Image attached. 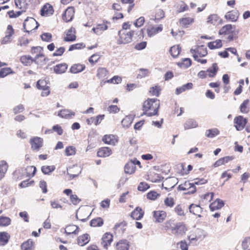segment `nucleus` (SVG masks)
Segmentation results:
<instances>
[{
  "label": "nucleus",
  "instance_id": "obj_1",
  "mask_svg": "<svg viewBox=\"0 0 250 250\" xmlns=\"http://www.w3.org/2000/svg\"><path fill=\"white\" fill-rule=\"evenodd\" d=\"M160 106V101L156 98L148 99L144 103L143 115L151 117L157 114Z\"/></svg>",
  "mask_w": 250,
  "mask_h": 250
},
{
  "label": "nucleus",
  "instance_id": "obj_39",
  "mask_svg": "<svg viewBox=\"0 0 250 250\" xmlns=\"http://www.w3.org/2000/svg\"><path fill=\"white\" fill-rule=\"evenodd\" d=\"M181 50V48L179 45H174L170 48L169 52L173 57L176 58L179 55Z\"/></svg>",
  "mask_w": 250,
  "mask_h": 250
},
{
  "label": "nucleus",
  "instance_id": "obj_45",
  "mask_svg": "<svg viewBox=\"0 0 250 250\" xmlns=\"http://www.w3.org/2000/svg\"><path fill=\"white\" fill-rule=\"evenodd\" d=\"M249 104V100L247 99L243 102V103L241 104L240 107V111L243 113H247L249 111V108L248 107V105Z\"/></svg>",
  "mask_w": 250,
  "mask_h": 250
},
{
  "label": "nucleus",
  "instance_id": "obj_46",
  "mask_svg": "<svg viewBox=\"0 0 250 250\" xmlns=\"http://www.w3.org/2000/svg\"><path fill=\"white\" fill-rule=\"evenodd\" d=\"M219 20V17L216 14H211L208 18L207 22L208 23L215 25Z\"/></svg>",
  "mask_w": 250,
  "mask_h": 250
},
{
  "label": "nucleus",
  "instance_id": "obj_49",
  "mask_svg": "<svg viewBox=\"0 0 250 250\" xmlns=\"http://www.w3.org/2000/svg\"><path fill=\"white\" fill-rule=\"evenodd\" d=\"M150 72L147 69L141 68L139 69V73L137 75V78L142 79L147 76Z\"/></svg>",
  "mask_w": 250,
  "mask_h": 250
},
{
  "label": "nucleus",
  "instance_id": "obj_53",
  "mask_svg": "<svg viewBox=\"0 0 250 250\" xmlns=\"http://www.w3.org/2000/svg\"><path fill=\"white\" fill-rule=\"evenodd\" d=\"M164 204L167 207L172 208L174 206L175 203L172 197H167L164 200Z\"/></svg>",
  "mask_w": 250,
  "mask_h": 250
},
{
  "label": "nucleus",
  "instance_id": "obj_32",
  "mask_svg": "<svg viewBox=\"0 0 250 250\" xmlns=\"http://www.w3.org/2000/svg\"><path fill=\"white\" fill-rule=\"evenodd\" d=\"M34 242L32 239H28L21 246L22 250H32Z\"/></svg>",
  "mask_w": 250,
  "mask_h": 250
},
{
  "label": "nucleus",
  "instance_id": "obj_41",
  "mask_svg": "<svg viewBox=\"0 0 250 250\" xmlns=\"http://www.w3.org/2000/svg\"><path fill=\"white\" fill-rule=\"evenodd\" d=\"M108 24H110V22L106 21H104L103 23L102 24H99L97 25V28H98L99 35L102 34V33L108 29Z\"/></svg>",
  "mask_w": 250,
  "mask_h": 250
},
{
  "label": "nucleus",
  "instance_id": "obj_36",
  "mask_svg": "<svg viewBox=\"0 0 250 250\" xmlns=\"http://www.w3.org/2000/svg\"><path fill=\"white\" fill-rule=\"evenodd\" d=\"M10 235L6 232H0V246L5 245L8 241Z\"/></svg>",
  "mask_w": 250,
  "mask_h": 250
},
{
  "label": "nucleus",
  "instance_id": "obj_58",
  "mask_svg": "<svg viewBox=\"0 0 250 250\" xmlns=\"http://www.w3.org/2000/svg\"><path fill=\"white\" fill-rule=\"evenodd\" d=\"M52 35L49 33H44L41 35V39L43 41L50 42L51 41Z\"/></svg>",
  "mask_w": 250,
  "mask_h": 250
},
{
  "label": "nucleus",
  "instance_id": "obj_60",
  "mask_svg": "<svg viewBox=\"0 0 250 250\" xmlns=\"http://www.w3.org/2000/svg\"><path fill=\"white\" fill-rule=\"evenodd\" d=\"M84 47V45H83V43H76V44L71 45L69 46L68 50L69 51H72V50H75V49H81V48H82L83 47Z\"/></svg>",
  "mask_w": 250,
  "mask_h": 250
},
{
  "label": "nucleus",
  "instance_id": "obj_62",
  "mask_svg": "<svg viewBox=\"0 0 250 250\" xmlns=\"http://www.w3.org/2000/svg\"><path fill=\"white\" fill-rule=\"evenodd\" d=\"M145 22V18L143 17H141L138 18L135 22H134V24L136 27H139L142 26Z\"/></svg>",
  "mask_w": 250,
  "mask_h": 250
},
{
  "label": "nucleus",
  "instance_id": "obj_28",
  "mask_svg": "<svg viewBox=\"0 0 250 250\" xmlns=\"http://www.w3.org/2000/svg\"><path fill=\"white\" fill-rule=\"evenodd\" d=\"M193 84L191 83H188L185 84L183 85L182 86L177 87L176 89L175 93L179 95L182 92L185 91L186 90H189L192 88Z\"/></svg>",
  "mask_w": 250,
  "mask_h": 250
},
{
  "label": "nucleus",
  "instance_id": "obj_30",
  "mask_svg": "<svg viewBox=\"0 0 250 250\" xmlns=\"http://www.w3.org/2000/svg\"><path fill=\"white\" fill-rule=\"evenodd\" d=\"M22 63L26 66L30 65L33 62H34V59H33L30 56H22L20 59Z\"/></svg>",
  "mask_w": 250,
  "mask_h": 250
},
{
  "label": "nucleus",
  "instance_id": "obj_48",
  "mask_svg": "<svg viewBox=\"0 0 250 250\" xmlns=\"http://www.w3.org/2000/svg\"><path fill=\"white\" fill-rule=\"evenodd\" d=\"M117 249L118 250H128L129 247L126 241H121L117 244Z\"/></svg>",
  "mask_w": 250,
  "mask_h": 250
},
{
  "label": "nucleus",
  "instance_id": "obj_26",
  "mask_svg": "<svg viewBox=\"0 0 250 250\" xmlns=\"http://www.w3.org/2000/svg\"><path fill=\"white\" fill-rule=\"evenodd\" d=\"M163 30V26L162 25H160L158 27H152L150 29H147V33L149 37H152L156 34L161 32Z\"/></svg>",
  "mask_w": 250,
  "mask_h": 250
},
{
  "label": "nucleus",
  "instance_id": "obj_50",
  "mask_svg": "<svg viewBox=\"0 0 250 250\" xmlns=\"http://www.w3.org/2000/svg\"><path fill=\"white\" fill-rule=\"evenodd\" d=\"M11 223V219L8 217H0V226H7Z\"/></svg>",
  "mask_w": 250,
  "mask_h": 250
},
{
  "label": "nucleus",
  "instance_id": "obj_6",
  "mask_svg": "<svg viewBox=\"0 0 250 250\" xmlns=\"http://www.w3.org/2000/svg\"><path fill=\"white\" fill-rule=\"evenodd\" d=\"M178 189L179 190H187L185 192L186 194H193L196 192V187L193 186L192 183L189 181H186L184 183L180 184L178 187Z\"/></svg>",
  "mask_w": 250,
  "mask_h": 250
},
{
  "label": "nucleus",
  "instance_id": "obj_4",
  "mask_svg": "<svg viewBox=\"0 0 250 250\" xmlns=\"http://www.w3.org/2000/svg\"><path fill=\"white\" fill-rule=\"evenodd\" d=\"M39 24L38 22L33 18H27L23 24V28L26 32L29 33L33 29L38 28Z\"/></svg>",
  "mask_w": 250,
  "mask_h": 250
},
{
  "label": "nucleus",
  "instance_id": "obj_59",
  "mask_svg": "<svg viewBox=\"0 0 250 250\" xmlns=\"http://www.w3.org/2000/svg\"><path fill=\"white\" fill-rule=\"evenodd\" d=\"M160 89L157 86H153L150 88L149 92L152 95L158 96L159 95V91Z\"/></svg>",
  "mask_w": 250,
  "mask_h": 250
},
{
  "label": "nucleus",
  "instance_id": "obj_56",
  "mask_svg": "<svg viewBox=\"0 0 250 250\" xmlns=\"http://www.w3.org/2000/svg\"><path fill=\"white\" fill-rule=\"evenodd\" d=\"M12 72L10 68H3L0 70V78H4Z\"/></svg>",
  "mask_w": 250,
  "mask_h": 250
},
{
  "label": "nucleus",
  "instance_id": "obj_44",
  "mask_svg": "<svg viewBox=\"0 0 250 250\" xmlns=\"http://www.w3.org/2000/svg\"><path fill=\"white\" fill-rule=\"evenodd\" d=\"M219 134V131L217 128L207 130L206 132V135L208 138H213Z\"/></svg>",
  "mask_w": 250,
  "mask_h": 250
},
{
  "label": "nucleus",
  "instance_id": "obj_63",
  "mask_svg": "<svg viewBox=\"0 0 250 250\" xmlns=\"http://www.w3.org/2000/svg\"><path fill=\"white\" fill-rule=\"evenodd\" d=\"M122 81V78L118 76H115L112 78L107 81L108 83H120Z\"/></svg>",
  "mask_w": 250,
  "mask_h": 250
},
{
  "label": "nucleus",
  "instance_id": "obj_10",
  "mask_svg": "<svg viewBox=\"0 0 250 250\" xmlns=\"http://www.w3.org/2000/svg\"><path fill=\"white\" fill-rule=\"evenodd\" d=\"M234 123L235 126L237 130H242L247 123V120L242 116H238L235 118Z\"/></svg>",
  "mask_w": 250,
  "mask_h": 250
},
{
  "label": "nucleus",
  "instance_id": "obj_12",
  "mask_svg": "<svg viewBox=\"0 0 250 250\" xmlns=\"http://www.w3.org/2000/svg\"><path fill=\"white\" fill-rule=\"evenodd\" d=\"M74 14V8L73 7H68L62 14V20L66 22L70 21L72 20Z\"/></svg>",
  "mask_w": 250,
  "mask_h": 250
},
{
  "label": "nucleus",
  "instance_id": "obj_51",
  "mask_svg": "<svg viewBox=\"0 0 250 250\" xmlns=\"http://www.w3.org/2000/svg\"><path fill=\"white\" fill-rule=\"evenodd\" d=\"M37 87L38 89H42L49 88V86L47 85V83L46 81L44 80H40L37 83Z\"/></svg>",
  "mask_w": 250,
  "mask_h": 250
},
{
  "label": "nucleus",
  "instance_id": "obj_22",
  "mask_svg": "<svg viewBox=\"0 0 250 250\" xmlns=\"http://www.w3.org/2000/svg\"><path fill=\"white\" fill-rule=\"evenodd\" d=\"M67 68V64L66 63H60L54 66V71L56 74H61L64 73Z\"/></svg>",
  "mask_w": 250,
  "mask_h": 250
},
{
  "label": "nucleus",
  "instance_id": "obj_42",
  "mask_svg": "<svg viewBox=\"0 0 250 250\" xmlns=\"http://www.w3.org/2000/svg\"><path fill=\"white\" fill-rule=\"evenodd\" d=\"M108 71L105 68L101 67L97 70V76L99 79H103L106 77Z\"/></svg>",
  "mask_w": 250,
  "mask_h": 250
},
{
  "label": "nucleus",
  "instance_id": "obj_64",
  "mask_svg": "<svg viewBox=\"0 0 250 250\" xmlns=\"http://www.w3.org/2000/svg\"><path fill=\"white\" fill-rule=\"evenodd\" d=\"M149 186L146 183L141 182L138 187L139 191H145L149 188Z\"/></svg>",
  "mask_w": 250,
  "mask_h": 250
},
{
  "label": "nucleus",
  "instance_id": "obj_14",
  "mask_svg": "<svg viewBox=\"0 0 250 250\" xmlns=\"http://www.w3.org/2000/svg\"><path fill=\"white\" fill-rule=\"evenodd\" d=\"M54 9L52 5L46 3L41 10V15L42 16H49L53 15Z\"/></svg>",
  "mask_w": 250,
  "mask_h": 250
},
{
  "label": "nucleus",
  "instance_id": "obj_16",
  "mask_svg": "<svg viewBox=\"0 0 250 250\" xmlns=\"http://www.w3.org/2000/svg\"><path fill=\"white\" fill-rule=\"evenodd\" d=\"M144 212L142 208L137 207L131 213V217L134 220H140L144 215Z\"/></svg>",
  "mask_w": 250,
  "mask_h": 250
},
{
  "label": "nucleus",
  "instance_id": "obj_2",
  "mask_svg": "<svg viewBox=\"0 0 250 250\" xmlns=\"http://www.w3.org/2000/svg\"><path fill=\"white\" fill-rule=\"evenodd\" d=\"M134 33V31L127 32L124 30L118 31L119 39L117 40V44H126L132 41V36Z\"/></svg>",
  "mask_w": 250,
  "mask_h": 250
},
{
  "label": "nucleus",
  "instance_id": "obj_61",
  "mask_svg": "<svg viewBox=\"0 0 250 250\" xmlns=\"http://www.w3.org/2000/svg\"><path fill=\"white\" fill-rule=\"evenodd\" d=\"M120 110V108L115 105H111L107 107V111L109 113H118Z\"/></svg>",
  "mask_w": 250,
  "mask_h": 250
},
{
  "label": "nucleus",
  "instance_id": "obj_15",
  "mask_svg": "<svg viewBox=\"0 0 250 250\" xmlns=\"http://www.w3.org/2000/svg\"><path fill=\"white\" fill-rule=\"evenodd\" d=\"M102 240L103 247L104 249H107L108 247L110 245L113 241V236L111 233L106 232L103 236Z\"/></svg>",
  "mask_w": 250,
  "mask_h": 250
},
{
  "label": "nucleus",
  "instance_id": "obj_52",
  "mask_svg": "<svg viewBox=\"0 0 250 250\" xmlns=\"http://www.w3.org/2000/svg\"><path fill=\"white\" fill-rule=\"evenodd\" d=\"M193 182L192 184H193V186L195 187V185H201L203 184H205L207 183V180L204 178H196L193 180Z\"/></svg>",
  "mask_w": 250,
  "mask_h": 250
},
{
  "label": "nucleus",
  "instance_id": "obj_29",
  "mask_svg": "<svg viewBox=\"0 0 250 250\" xmlns=\"http://www.w3.org/2000/svg\"><path fill=\"white\" fill-rule=\"evenodd\" d=\"M75 113L74 112H71L68 109H62L58 112V116L63 118H69L72 116H74Z\"/></svg>",
  "mask_w": 250,
  "mask_h": 250
},
{
  "label": "nucleus",
  "instance_id": "obj_57",
  "mask_svg": "<svg viewBox=\"0 0 250 250\" xmlns=\"http://www.w3.org/2000/svg\"><path fill=\"white\" fill-rule=\"evenodd\" d=\"M65 153L66 156L74 155L76 153L75 148L72 146H68L65 148Z\"/></svg>",
  "mask_w": 250,
  "mask_h": 250
},
{
  "label": "nucleus",
  "instance_id": "obj_8",
  "mask_svg": "<svg viewBox=\"0 0 250 250\" xmlns=\"http://www.w3.org/2000/svg\"><path fill=\"white\" fill-rule=\"evenodd\" d=\"M177 183L178 179L177 178L174 177H169L166 179L162 186L166 189L170 190L173 188Z\"/></svg>",
  "mask_w": 250,
  "mask_h": 250
},
{
  "label": "nucleus",
  "instance_id": "obj_21",
  "mask_svg": "<svg viewBox=\"0 0 250 250\" xmlns=\"http://www.w3.org/2000/svg\"><path fill=\"white\" fill-rule=\"evenodd\" d=\"M111 154V150L108 147H103L99 149L97 156L100 157H106Z\"/></svg>",
  "mask_w": 250,
  "mask_h": 250
},
{
  "label": "nucleus",
  "instance_id": "obj_55",
  "mask_svg": "<svg viewBox=\"0 0 250 250\" xmlns=\"http://www.w3.org/2000/svg\"><path fill=\"white\" fill-rule=\"evenodd\" d=\"M159 196L160 194L157 193L154 191H151L147 193L146 195L147 198L151 200H155Z\"/></svg>",
  "mask_w": 250,
  "mask_h": 250
},
{
  "label": "nucleus",
  "instance_id": "obj_47",
  "mask_svg": "<svg viewBox=\"0 0 250 250\" xmlns=\"http://www.w3.org/2000/svg\"><path fill=\"white\" fill-rule=\"evenodd\" d=\"M55 169L54 166H42L41 168L42 171L44 174H49L51 172H53Z\"/></svg>",
  "mask_w": 250,
  "mask_h": 250
},
{
  "label": "nucleus",
  "instance_id": "obj_33",
  "mask_svg": "<svg viewBox=\"0 0 250 250\" xmlns=\"http://www.w3.org/2000/svg\"><path fill=\"white\" fill-rule=\"evenodd\" d=\"M194 21V19L191 18H183L179 20L180 24L184 27L187 28Z\"/></svg>",
  "mask_w": 250,
  "mask_h": 250
},
{
  "label": "nucleus",
  "instance_id": "obj_43",
  "mask_svg": "<svg viewBox=\"0 0 250 250\" xmlns=\"http://www.w3.org/2000/svg\"><path fill=\"white\" fill-rule=\"evenodd\" d=\"M103 220L101 218L98 217L91 220L90 226L94 227H101L103 225Z\"/></svg>",
  "mask_w": 250,
  "mask_h": 250
},
{
  "label": "nucleus",
  "instance_id": "obj_5",
  "mask_svg": "<svg viewBox=\"0 0 250 250\" xmlns=\"http://www.w3.org/2000/svg\"><path fill=\"white\" fill-rule=\"evenodd\" d=\"M190 53L192 54L194 60H196L198 57H205L207 54V48L203 45L197 46L193 49L191 48L190 50Z\"/></svg>",
  "mask_w": 250,
  "mask_h": 250
},
{
  "label": "nucleus",
  "instance_id": "obj_7",
  "mask_svg": "<svg viewBox=\"0 0 250 250\" xmlns=\"http://www.w3.org/2000/svg\"><path fill=\"white\" fill-rule=\"evenodd\" d=\"M14 34V30L12 25H8L5 32V36L1 40V44H6L9 43L12 40V36Z\"/></svg>",
  "mask_w": 250,
  "mask_h": 250
},
{
  "label": "nucleus",
  "instance_id": "obj_17",
  "mask_svg": "<svg viewBox=\"0 0 250 250\" xmlns=\"http://www.w3.org/2000/svg\"><path fill=\"white\" fill-rule=\"evenodd\" d=\"M166 217V213L164 211H154L153 212V217L155 219V222H162Z\"/></svg>",
  "mask_w": 250,
  "mask_h": 250
},
{
  "label": "nucleus",
  "instance_id": "obj_19",
  "mask_svg": "<svg viewBox=\"0 0 250 250\" xmlns=\"http://www.w3.org/2000/svg\"><path fill=\"white\" fill-rule=\"evenodd\" d=\"M79 232V228L78 226L74 225H70L66 226L64 233L67 235L71 234H77Z\"/></svg>",
  "mask_w": 250,
  "mask_h": 250
},
{
  "label": "nucleus",
  "instance_id": "obj_9",
  "mask_svg": "<svg viewBox=\"0 0 250 250\" xmlns=\"http://www.w3.org/2000/svg\"><path fill=\"white\" fill-rule=\"evenodd\" d=\"M42 50L43 48L41 46L32 47L31 48V52L32 54L39 53L38 54H37L34 58V62L38 64H42V62L40 61L38 59L39 58H43L44 55L42 53Z\"/></svg>",
  "mask_w": 250,
  "mask_h": 250
},
{
  "label": "nucleus",
  "instance_id": "obj_31",
  "mask_svg": "<svg viewBox=\"0 0 250 250\" xmlns=\"http://www.w3.org/2000/svg\"><path fill=\"white\" fill-rule=\"evenodd\" d=\"M198 126L196 121L193 119H189L184 124V128L185 130L190 128H195Z\"/></svg>",
  "mask_w": 250,
  "mask_h": 250
},
{
  "label": "nucleus",
  "instance_id": "obj_34",
  "mask_svg": "<svg viewBox=\"0 0 250 250\" xmlns=\"http://www.w3.org/2000/svg\"><path fill=\"white\" fill-rule=\"evenodd\" d=\"M8 165L4 161L0 162V180L4 177L7 170Z\"/></svg>",
  "mask_w": 250,
  "mask_h": 250
},
{
  "label": "nucleus",
  "instance_id": "obj_35",
  "mask_svg": "<svg viewBox=\"0 0 250 250\" xmlns=\"http://www.w3.org/2000/svg\"><path fill=\"white\" fill-rule=\"evenodd\" d=\"M136 167L132 162L127 163L125 166V172L127 174H132L134 172Z\"/></svg>",
  "mask_w": 250,
  "mask_h": 250
},
{
  "label": "nucleus",
  "instance_id": "obj_23",
  "mask_svg": "<svg viewBox=\"0 0 250 250\" xmlns=\"http://www.w3.org/2000/svg\"><path fill=\"white\" fill-rule=\"evenodd\" d=\"M239 16V13L238 11L233 10L228 12L225 15V18L227 20H229L232 21H237Z\"/></svg>",
  "mask_w": 250,
  "mask_h": 250
},
{
  "label": "nucleus",
  "instance_id": "obj_25",
  "mask_svg": "<svg viewBox=\"0 0 250 250\" xmlns=\"http://www.w3.org/2000/svg\"><path fill=\"white\" fill-rule=\"evenodd\" d=\"M189 210L190 213L194 215H198L200 217L201 215L199 214L202 212V208L199 205L191 204L189 206Z\"/></svg>",
  "mask_w": 250,
  "mask_h": 250
},
{
  "label": "nucleus",
  "instance_id": "obj_37",
  "mask_svg": "<svg viewBox=\"0 0 250 250\" xmlns=\"http://www.w3.org/2000/svg\"><path fill=\"white\" fill-rule=\"evenodd\" d=\"M133 120V117L132 115L126 116L122 120V125L124 127L128 128L132 123Z\"/></svg>",
  "mask_w": 250,
  "mask_h": 250
},
{
  "label": "nucleus",
  "instance_id": "obj_3",
  "mask_svg": "<svg viewBox=\"0 0 250 250\" xmlns=\"http://www.w3.org/2000/svg\"><path fill=\"white\" fill-rule=\"evenodd\" d=\"M172 233L176 237H181L186 233L187 230L185 225L182 222H178L171 226Z\"/></svg>",
  "mask_w": 250,
  "mask_h": 250
},
{
  "label": "nucleus",
  "instance_id": "obj_18",
  "mask_svg": "<svg viewBox=\"0 0 250 250\" xmlns=\"http://www.w3.org/2000/svg\"><path fill=\"white\" fill-rule=\"evenodd\" d=\"M235 28V26H232L231 24H227L221 28L219 31V33L220 35L229 34L234 31Z\"/></svg>",
  "mask_w": 250,
  "mask_h": 250
},
{
  "label": "nucleus",
  "instance_id": "obj_13",
  "mask_svg": "<svg viewBox=\"0 0 250 250\" xmlns=\"http://www.w3.org/2000/svg\"><path fill=\"white\" fill-rule=\"evenodd\" d=\"M75 33L76 30L75 28L71 27L66 32V37L64 38V41L66 42H72L75 41L76 39Z\"/></svg>",
  "mask_w": 250,
  "mask_h": 250
},
{
  "label": "nucleus",
  "instance_id": "obj_38",
  "mask_svg": "<svg viewBox=\"0 0 250 250\" xmlns=\"http://www.w3.org/2000/svg\"><path fill=\"white\" fill-rule=\"evenodd\" d=\"M208 46L210 49L220 48L222 46V41L220 40H217L214 42H209Z\"/></svg>",
  "mask_w": 250,
  "mask_h": 250
},
{
  "label": "nucleus",
  "instance_id": "obj_11",
  "mask_svg": "<svg viewBox=\"0 0 250 250\" xmlns=\"http://www.w3.org/2000/svg\"><path fill=\"white\" fill-rule=\"evenodd\" d=\"M30 143L31 145V148L33 150H39L42 147L43 140L40 137H34L30 139Z\"/></svg>",
  "mask_w": 250,
  "mask_h": 250
},
{
  "label": "nucleus",
  "instance_id": "obj_40",
  "mask_svg": "<svg viewBox=\"0 0 250 250\" xmlns=\"http://www.w3.org/2000/svg\"><path fill=\"white\" fill-rule=\"evenodd\" d=\"M218 69V67L217 63H214L212 64L211 67H209L207 69V72L209 73L208 74L209 77H213L216 74Z\"/></svg>",
  "mask_w": 250,
  "mask_h": 250
},
{
  "label": "nucleus",
  "instance_id": "obj_27",
  "mask_svg": "<svg viewBox=\"0 0 250 250\" xmlns=\"http://www.w3.org/2000/svg\"><path fill=\"white\" fill-rule=\"evenodd\" d=\"M85 65L80 63L73 65L70 69V72L72 73H78L83 71L85 69Z\"/></svg>",
  "mask_w": 250,
  "mask_h": 250
},
{
  "label": "nucleus",
  "instance_id": "obj_20",
  "mask_svg": "<svg viewBox=\"0 0 250 250\" xmlns=\"http://www.w3.org/2000/svg\"><path fill=\"white\" fill-rule=\"evenodd\" d=\"M103 141L105 143L109 145H115L117 142V140L115 136L113 135H105L102 139Z\"/></svg>",
  "mask_w": 250,
  "mask_h": 250
},
{
  "label": "nucleus",
  "instance_id": "obj_24",
  "mask_svg": "<svg viewBox=\"0 0 250 250\" xmlns=\"http://www.w3.org/2000/svg\"><path fill=\"white\" fill-rule=\"evenodd\" d=\"M89 240V235L87 233H85L78 237L77 243L78 245L81 246H83L86 244H87Z\"/></svg>",
  "mask_w": 250,
  "mask_h": 250
},
{
  "label": "nucleus",
  "instance_id": "obj_54",
  "mask_svg": "<svg viewBox=\"0 0 250 250\" xmlns=\"http://www.w3.org/2000/svg\"><path fill=\"white\" fill-rule=\"evenodd\" d=\"M27 176L32 177L34 176L36 173V168L34 166H28L26 168Z\"/></svg>",
  "mask_w": 250,
  "mask_h": 250
}]
</instances>
